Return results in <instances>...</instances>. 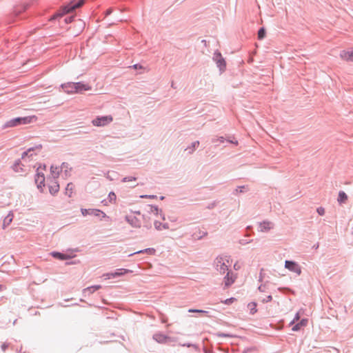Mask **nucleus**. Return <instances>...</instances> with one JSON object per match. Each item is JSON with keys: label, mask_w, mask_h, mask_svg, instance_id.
<instances>
[{"label": "nucleus", "mask_w": 353, "mask_h": 353, "mask_svg": "<svg viewBox=\"0 0 353 353\" xmlns=\"http://www.w3.org/2000/svg\"><path fill=\"white\" fill-rule=\"evenodd\" d=\"M108 199H109L110 202H111V203L114 202L117 199V196L114 194V192H110L108 194Z\"/></svg>", "instance_id": "nucleus-34"}, {"label": "nucleus", "mask_w": 353, "mask_h": 353, "mask_svg": "<svg viewBox=\"0 0 353 353\" xmlns=\"http://www.w3.org/2000/svg\"><path fill=\"white\" fill-rule=\"evenodd\" d=\"M8 346H9V344L4 343L1 345V348L3 352H5L7 350V348L8 347Z\"/></svg>", "instance_id": "nucleus-46"}, {"label": "nucleus", "mask_w": 353, "mask_h": 353, "mask_svg": "<svg viewBox=\"0 0 353 353\" xmlns=\"http://www.w3.org/2000/svg\"><path fill=\"white\" fill-rule=\"evenodd\" d=\"M51 255L55 258V259H59V260H67V259H69L71 258V256L70 255H68V254H63V253H61V252H52L51 253Z\"/></svg>", "instance_id": "nucleus-18"}, {"label": "nucleus", "mask_w": 353, "mask_h": 353, "mask_svg": "<svg viewBox=\"0 0 353 353\" xmlns=\"http://www.w3.org/2000/svg\"><path fill=\"white\" fill-rule=\"evenodd\" d=\"M171 87L173 88H175L174 83L173 81L172 82Z\"/></svg>", "instance_id": "nucleus-59"}, {"label": "nucleus", "mask_w": 353, "mask_h": 353, "mask_svg": "<svg viewBox=\"0 0 353 353\" xmlns=\"http://www.w3.org/2000/svg\"><path fill=\"white\" fill-rule=\"evenodd\" d=\"M41 168H37V173L35 175L34 181L37 184V188L40 190L41 192H43V187L45 186V176L43 173L39 172V169Z\"/></svg>", "instance_id": "nucleus-6"}, {"label": "nucleus", "mask_w": 353, "mask_h": 353, "mask_svg": "<svg viewBox=\"0 0 353 353\" xmlns=\"http://www.w3.org/2000/svg\"><path fill=\"white\" fill-rule=\"evenodd\" d=\"M248 190V186L246 185H242V186H238L237 188L235 190V193L238 194L239 192H244Z\"/></svg>", "instance_id": "nucleus-31"}, {"label": "nucleus", "mask_w": 353, "mask_h": 353, "mask_svg": "<svg viewBox=\"0 0 353 353\" xmlns=\"http://www.w3.org/2000/svg\"><path fill=\"white\" fill-rule=\"evenodd\" d=\"M62 88L64 90L65 92H68V93H74V92H76L74 89H72V87L70 85L69 86L68 85V83H65V84H63L62 85Z\"/></svg>", "instance_id": "nucleus-29"}, {"label": "nucleus", "mask_w": 353, "mask_h": 353, "mask_svg": "<svg viewBox=\"0 0 353 353\" xmlns=\"http://www.w3.org/2000/svg\"><path fill=\"white\" fill-rule=\"evenodd\" d=\"M28 63H23V67H24L25 65H28Z\"/></svg>", "instance_id": "nucleus-61"}, {"label": "nucleus", "mask_w": 353, "mask_h": 353, "mask_svg": "<svg viewBox=\"0 0 353 353\" xmlns=\"http://www.w3.org/2000/svg\"><path fill=\"white\" fill-rule=\"evenodd\" d=\"M13 219L12 214L10 213L8 214L3 219V228H5L6 226L10 225V223L12 222Z\"/></svg>", "instance_id": "nucleus-24"}, {"label": "nucleus", "mask_w": 353, "mask_h": 353, "mask_svg": "<svg viewBox=\"0 0 353 353\" xmlns=\"http://www.w3.org/2000/svg\"><path fill=\"white\" fill-rule=\"evenodd\" d=\"M137 178L134 176H125L122 179V182H129L136 181Z\"/></svg>", "instance_id": "nucleus-38"}, {"label": "nucleus", "mask_w": 353, "mask_h": 353, "mask_svg": "<svg viewBox=\"0 0 353 353\" xmlns=\"http://www.w3.org/2000/svg\"><path fill=\"white\" fill-rule=\"evenodd\" d=\"M74 185L72 183H68L65 188V194L68 195L69 197L72 196V193L74 190Z\"/></svg>", "instance_id": "nucleus-28"}, {"label": "nucleus", "mask_w": 353, "mask_h": 353, "mask_svg": "<svg viewBox=\"0 0 353 353\" xmlns=\"http://www.w3.org/2000/svg\"><path fill=\"white\" fill-rule=\"evenodd\" d=\"M278 290H280V291H282V290H288V291H290V290H289V289H288V288H279Z\"/></svg>", "instance_id": "nucleus-57"}, {"label": "nucleus", "mask_w": 353, "mask_h": 353, "mask_svg": "<svg viewBox=\"0 0 353 353\" xmlns=\"http://www.w3.org/2000/svg\"><path fill=\"white\" fill-rule=\"evenodd\" d=\"M259 300L263 303H268L270 302L272 300V295H268L266 297H260Z\"/></svg>", "instance_id": "nucleus-33"}, {"label": "nucleus", "mask_w": 353, "mask_h": 353, "mask_svg": "<svg viewBox=\"0 0 353 353\" xmlns=\"http://www.w3.org/2000/svg\"><path fill=\"white\" fill-rule=\"evenodd\" d=\"M307 323V319H303L299 323L301 327L305 326Z\"/></svg>", "instance_id": "nucleus-43"}, {"label": "nucleus", "mask_w": 353, "mask_h": 353, "mask_svg": "<svg viewBox=\"0 0 353 353\" xmlns=\"http://www.w3.org/2000/svg\"><path fill=\"white\" fill-rule=\"evenodd\" d=\"M149 207H150V213H152V214H156V215H159V214L160 216L163 220L165 219L164 215L163 214L161 210H159L158 208V207L153 206V205H149Z\"/></svg>", "instance_id": "nucleus-21"}, {"label": "nucleus", "mask_w": 353, "mask_h": 353, "mask_svg": "<svg viewBox=\"0 0 353 353\" xmlns=\"http://www.w3.org/2000/svg\"><path fill=\"white\" fill-rule=\"evenodd\" d=\"M301 325H299V323H296V325H294L292 327V330L293 331L296 332V331H299V330L301 329Z\"/></svg>", "instance_id": "nucleus-42"}, {"label": "nucleus", "mask_w": 353, "mask_h": 353, "mask_svg": "<svg viewBox=\"0 0 353 353\" xmlns=\"http://www.w3.org/2000/svg\"><path fill=\"white\" fill-rule=\"evenodd\" d=\"M37 117L34 115H23V125L35 123Z\"/></svg>", "instance_id": "nucleus-20"}, {"label": "nucleus", "mask_w": 353, "mask_h": 353, "mask_svg": "<svg viewBox=\"0 0 353 353\" xmlns=\"http://www.w3.org/2000/svg\"><path fill=\"white\" fill-rule=\"evenodd\" d=\"M318 214L321 216H323L325 214V209L322 207H319L316 210Z\"/></svg>", "instance_id": "nucleus-40"}, {"label": "nucleus", "mask_w": 353, "mask_h": 353, "mask_svg": "<svg viewBox=\"0 0 353 353\" xmlns=\"http://www.w3.org/2000/svg\"><path fill=\"white\" fill-rule=\"evenodd\" d=\"M207 234H208L207 232H204L203 236H206Z\"/></svg>", "instance_id": "nucleus-64"}, {"label": "nucleus", "mask_w": 353, "mask_h": 353, "mask_svg": "<svg viewBox=\"0 0 353 353\" xmlns=\"http://www.w3.org/2000/svg\"><path fill=\"white\" fill-rule=\"evenodd\" d=\"M314 248L315 249H317L319 248V243H317L316 244H315L314 246H313Z\"/></svg>", "instance_id": "nucleus-58"}, {"label": "nucleus", "mask_w": 353, "mask_h": 353, "mask_svg": "<svg viewBox=\"0 0 353 353\" xmlns=\"http://www.w3.org/2000/svg\"><path fill=\"white\" fill-rule=\"evenodd\" d=\"M49 192L52 195H55L59 191V184L57 180L48 181Z\"/></svg>", "instance_id": "nucleus-11"}, {"label": "nucleus", "mask_w": 353, "mask_h": 353, "mask_svg": "<svg viewBox=\"0 0 353 353\" xmlns=\"http://www.w3.org/2000/svg\"><path fill=\"white\" fill-rule=\"evenodd\" d=\"M60 168H61V171H62L63 170H65V174H68V170H69V171H70V170H71V168H70L69 164H68V163H65V162H63V163L61 164V167H60Z\"/></svg>", "instance_id": "nucleus-30"}, {"label": "nucleus", "mask_w": 353, "mask_h": 353, "mask_svg": "<svg viewBox=\"0 0 353 353\" xmlns=\"http://www.w3.org/2000/svg\"><path fill=\"white\" fill-rule=\"evenodd\" d=\"M347 200V196L343 191H340L339 193L338 201L340 203H343Z\"/></svg>", "instance_id": "nucleus-26"}, {"label": "nucleus", "mask_w": 353, "mask_h": 353, "mask_svg": "<svg viewBox=\"0 0 353 353\" xmlns=\"http://www.w3.org/2000/svg\"><path fill=\"white\" fill-rule=\"evenodd\" d=\"M212 59L216 63L217 67L219 68L221 72L225 71L226 68V63L221 54L219 51H216L214 53Z\"/></svg>", "instance_id": "nucleus-5"}, {"label": "nucleus", "mask_w": 353, "mask_h": 353, "mask_svg": "<svg viewBox=\"0 0 353 353\" xmlns=\"http://www.w3.org/2000/svg\"><path fill=\"white\" fill-rule=\"evenodd\" d=\"M142 253H145V254H154L155 253V250L154 248H146V249L141 250L135 252L134 253L130 254L129 256H132L137 254H142Z\"/></svg>", "instance_id": "nucleus-22"}, {"label": "nucleus", "mask_w": 353, "mask_h": 353, "mask_svg": "<svg viewBox=\"0 0 353 353\" xmlns=\"http://www.w3.org/2000/svg\"><path fill=\"white\" fill-rule=\"evenodd\" d=\"M190 312H199V313H208L207 311H205V310H189Z\"/></svg>", "instance_id": "nucleus-45"}, {"label": "nucleus", "mask_w": 353, "mask_h": 353, "mask_svg": "<svg viewBox=\"0 0 353 353\" xmlns=\"http://www.w3.org/2000/svg\"><path fill=\"white\" fill-rule=\"evenodd\" d=\"M35 0H28V2H26L24 0H23V11L27 9L31 3H32Z\"/></svg>", "instance_id": "nucleus-37"}, {"label": "nucleus", "mask_w": 353, "mask_h": 353, "mask_svg": "<svg viewBox=\"0 0 353 353\" xmlns=\"http://www.w3.org/2000/svg\"><path fill=\"white\" fill-rule=\"evenodd\" d=\"M200 143L199 141H194L192 144L188 146L185 150L188 151V154H192L194 150L199 147Z\"/></svg>", "instance_id": "nucleus-23"}, {"label": "nucleus", "mask_w": 353, "mask_h": 353, "mask_svg": "<svg viewBox=\"0 0 353 353\" xmlns=\"http://www.w3.org/2000/svg\"><path fill=\"white\" fill-rule=\"evenodd\" d=\"M270 285V283L269 281H266L264 283L261 284L259 286L258 290L261 292H268L269 290Z\"/></svg>", "instance_id": "nucleus-25"}, {"label": "nucleus", "mask_w": 353, "mask_h": 353, "mask_svg": "<svg viewBox=\"0 0 353 353\" xmlns=\"http://www.w3.org/2000/svg\"><path fill=\"white\" fill-rule=\"evenodd\" d=\"M127 272H128L127 270L118 269L114 272H110V273L104 274L103 276L105 277V279H110L111 278H115V277L121 276L123 274L126 273Z\"/></svg>", "instance_id": "nucleus-15"}, {"label": "nucleus", "mask_w": 353, "mask_h": 353, "mask_svg": "<svg viewBox=\"0 0 353 353\" xmlns=\"http://www.w3.org/2000/svg\"><path fill=\"white\" fill-rule=\"evenodd\" d=\"M134 214H140V212L139 211H134L133 212Z\"/></svg>", "instance_id": "nucleus-60"}, {"label": "nucleus", "mask_w": 353, "mask_h": 353, "mask_svg": "<svg viewBox=\"0 0 353 353\" xmlns=\"http://www.w3.org/2000/svg\"><path fill=\"white\" fill-rule=\"evenodd\" d=\"M69 86H72V89L76 92H82L83 91L90 90H91V87L89 86L88 84H85L81 82H77V83H68Z\"/></svg>", "instance_id": "nucleus-9"}, {"label": "nucleus", "mask_w": 353, "mask_h": 353, "mask_svg": "<svg viewBox=\"0 0 353 353\" xmlns=\"http://www.w3.org/2000/svg\"><path fill=\"white\" fill-rule=\"evenodd\" d=\"M234 300H235V299H234V298H230V299H228L225 300V301H223V303H224L225 304H226V305H230V304L234 302Z\"/></svg>", "instance_id": "nucleus-41"}, {"label": "nucleus", "mask_w": 353, "mask_h": 353, "mask_svg": "<svg viewBox=\"0 0 353 353\" xmlns=\"http://www.w3.org/2000/svg\"><path fill=\"white\" fill-rule=\"evenodd\" d=\"M132 67L134 69H136V70H137V69H142L143 68V66L141 65H139V64H134Z\"/></svg>", "instance_id": "nucleus-51"}, {"label": "nucleus", "mask_w": 353, "mask_h": 353, "mask_svg": "<svg viewBox=\"0 0 353 353\" xmlns=\"http://www.w3.org/2000/svg\"><path fill=\"white\" fill-rule=\"evenodd\" d=\"M216 205V202H212V203H210L208 205V209H212L214 208Z\"/></svg>", "instance_id": "nucleus-49"}, {"label": "nucleus", "mask_w": 353, "mask_h": 353, "mask_svg": "<svg viewBox=\"0 0 353 353\" xmlns=\"http://www.w3.org/2000/svg\"><path fill=\"white\" fill-rule=\"evenodd\" d=\"M125 221L133 228H140L141 225V221L136 216H125Z\"/></svg>", "instance_id": "nucleus-13"}, {"label": "nucleus", "mask_w": 353, "mask_h": 353, "mask_svg": "<svg viewBox=\"0 0 353 353\" xmlns=\"http://www.w3.org/2000/svg\"><path fill=\"white\" fill-rule=\"evenodd\" d=\"M265 36V30L264 28H261L258 31V38L259 39H263Z\"/></svg>", "instance_id": "nucleus-32"}, {"label": "nucleus", "mask_w": 353, "mask_h": 353, "mask_svg": "<svg viewBox=\"0 0 353 353\" xmlns=\"http://www.w3.org/2000/svg\"><path fill=\"white\" fill-rule=\"evenodd\" d=\"M154 228L157 230H161V227H162V223L158 221H154Z\"/></svg>", "instance_id": "nucleus-39"}, {"label": "nucleus", "mask_w": 353, "mask_h": 353, "mask_svg": "<svg viewBox=\"0 0 353 353\" xmlns=\"http://www.w3.org/2000/svg\"><path fill=\"white\" fill-rule=\"evenodd\" d=\"M250 228H251V227H250V226H248L246 229L248 230H250Z\"/></svg>", "instance_id": "nucleus-63"}, {"label": "nucleus", "mask_w": 353, "mask_h": 353, "mask_svg": "<svg viewBox=\"0 0 353 353\" xmlns=\"http://www.w3.org/2000/svg\"><path fill=\"white\" fill-rule=\"evenodd\" d=\"M85 3V0H73L69 4L63 8V12H59L54 14L51 18L50 21H54L58 18L62 17L65 14L70 12L81 7Z\"/></svg>", "instance_id": "nucleus-3"}, {"label": "nucleus", "mask_w": 353, "mask_h": 353, "mask_svg": "<svg viewBox=\"0 0 353 353\" xmlns=\"http://www.w3.org/2000/svg\"><path fill=\"white\" fill-rule=\"evenodd\" d=\"M141 198H154L156 196L154 195H141Z\"/></svg>", "instance_id": "nucleus-52"}, {"label": "nucleus", "mask_w": 353, "mask_h": 353, "mask_svg": "<svg viewBox=\"0 0 353 353\" xmlns=\"http://www.w3.org/2000/svg\"><path fill=\"white\" fill-rule=\"evenodd\" d=\"M61 172V168L54 166V165H51V167H50L51 176L48 177L47 181H49L51 179L57 180L59 178Z\"/></svg>", "instance_id": "nucleus-14"}, {"label": "nucleus", "mask_w": 353, "mask_h": 353, "mask_svg": "<svg viewBox=\"0 0 353 353\" xmlns=\"http://www.w3.org/2000/svg\"><path fill=\"white\" fill-rule=\"evenodd\" d=\"M225 141V139L223 137H216V138H213L212 139V143H223Z\"/></svg>", "instance_id": "nucleus-35"}, {"label": "nucleus", "mask_w": 353, "mask_h": 353, "mask_svg": "<svg viewBox=\"0 0 353 353\" xmlns=\"http://www.w3.org/2000/svg\"><path fill=\"white\" fill-rule=\"evenodd\" d=\"M74 17H68L65 18L64 21L66 23H71L73 20Z\"/></svg>", "instance_id": "nucleus-47"}, {"label": "nucleus", "mask_w": 353, "mask_h": 353, "mask_svg": "<svg viewBox=\"0 0 353 353\" xmlns=\"http://www.w3.org/2000/svg\"><path fill=\"white\" fill-rule=\"evenodd\" d=\"M81 212L83 216L93 215L94 216H99L102 215L103 218L107 217V215L103 211L98 209H84L81 208Z\"/></svg>", "instance_id": "nucleus-7"}, {"label": "nucleus", "mask_w": 353, "mask_h": 353, "mask_svg": "<svg viewBox=\"0 0 353 353\" xmlns=\"http://www.w3.org/2000/svg\"><path fill=\"white\" fill-rule=\"evenodd\" d=\"M263 280V276H262V273L261 272L260 273V276H259V282H261Z\"/></svg>", "instance_id": "nucleus-56"}, {"label": "nucleus", "mask_w": 353, "mask_h": 353, "mask_svg": "<svg viewBox=\"0 0 353 353\" xmlns=\"http://www.w3.org/2000/svg\"><path fill=\"white\" fill-rule=\"evenodd\" d=\"M19 169H22L21 167H20V160H17L16 161V163L13 165V170L15 171V172H19Z\"/></svg>", "instance_id": "nucleus-36"}, {"label": "nucleus", "mask_w": 353, "mask_h": 353, "mask_svg": "<svg viewBox=\"0 0 353 353\" xmlns=\"http://www.w3.org/2000/svg\"><path fill=\"white\" fill-rule=\"evenodd\" d=\"M251 241H252V240L249 241H245V240H241L240 241V243L242 244V245H245V244H247V243H250Z\"/></svg>", "instance_id": "nucleus-53"}, {"label": "nucleus", "mask_w": 353, "mask_h": 353, "mask_svg": "<svg viewBox=\"0 0 353 353\" xmlns=\"http://www.w3.org/2000/svg\"><path fill=\"white\" fill-rule=\"evenodd\" d=\"M299 319H300L299 313H296L295 316H294V319L292 321L291 324L294 323V322L299 321Z\"/></svg>", "instance_id": "nucleus-48"}, {"label": "nucleus", "mask_w": 353, "mask_h": 353, "mask_svg": "<svg viewBox=\"0 0 353 353\" xmlns=\"http://www.w3.org/2000/svg\"><path fill=\"white\" fill-rule=\"evenodd\" d=\"M214 263L216 270L221 274H225L227 272V274L224 278L225 286L226 288L230 286L234 282V279L232 275L230 276V274H232V273L228 271L230 257L223 255L219 256L215 259Z\"/></svg>", "instance_id": "nucleus-1"}, {"label": "nucleus", "mask_w": 353, "mask_h": 353, "mask_svg": "<svg viewBox=\"0 0 353 353\" xmlns=\"http://www.w3.org/2000/svg\"><path fill=\"white\" fill-rule=\"evenodd\" d=\"M112 117L110 115L108 116H100L96 117L92 121V123L94 126H105L112 121Z\"/></svg>", "instance_id": "nucleus-4"}, {"label": "nucleus", "mask_w": 353, "mask_h": 353, "mask_svg": "<svg viewBox=\"0 0 353 353\" xmlns=\"http://www.w3.org/2000/svg\"><path fill=\"white\" fill-rule=\"evenodd\" d=\"M119 21H123V20L122 19H117Z\"/></svg>", "instance_id": "nucleus-62"}, {"label": "nucleus", "mask_w": 353, "mask_h": 353, "mask_svg": "<svg viewBox=\"0 0 353 353\" xmlns=\"http://www.w3.org/2000/svg\"><path fill=\"white\" fill-rule=\"evenodd\" d=\"M152 338L159 343H167L171 341L170 337L160 332L154 334Z\"/></svg>", "instance_id": "nucleus-12"}, {"label": "nucleus", "mask_w": 353, "mask_h": 353, "mask_svg": "<svg viewBox=\"0 0 353 353\" xmlns=\"http://www.w3.org/2000/svg\"><path fill=\"white\" fill-rule=\"evenodd\" d=\"M228 141L231 143H233L234 145H238V141H234V140H230V139H228Z\"/></svg>", "instance_id": "nucleus-54"}, {"label": "nucleus", "mask_w": 353, "mask_h": 353, "mask_svg": "<svg viewBox=\"0 0 353 353\" xmlns=\"http://www.w3.org/2000/svg\"><path fill=\"white\" fill-rule=\"evenodd\" d=\"M340 57L345 61L353 62V49L350 50H342L340 52Z\"/></svg>", "instance_id": "nucleus-17"}, {"label": "nucleus", "mask_w": 353, "mask_h": 353, "mask_svg": "<svg viewBox=\"0 0 353 353\" xmlns=\"http://www.w3.org/2000/svg\"><path fill=\"white\" fill-rule=\"evenodd\" d=\"M112 8H109V9H108V10L105 11V17H107V16H108V15L111 14H112Z\"/></svg>", "instance_id": "nucleus-50"}, {"label": "nucleus", "mask_w": 353, "mask_h": 353, "mask_svg": "<svg viewBox=\"0 0 353 353\" xmlns=\"http://www.w3.org/2000/svg\"><path fill=\"white\" fill-rule=\"evenodd\" d=\"M285 268L290 271L295 272L298 275L301 274V268L299 264L292 261H285Z\"/></svg>", "instance_id": "nucleus-8"}, {"label": "nucleus", "mask_w": 353, "mask_h": 353, "mask_svg": "<svg viewBox=\"0 0 353 353\" xmlns=\"http://www.w3.org/2000/svg\"><path fill=\"white\" fill-rule=\"evenodd\" d=\"M216 335L219 337H230L231 336V335H230L229 334H225V333H221V332L217 333Z\"/></svg>", "instance_id": "nucleus-44"}, {"label": "nucleus", "mask_w": 353, "mask_h": 353, "mask_svg": "<svg viewBox=\"0 0 353 353\" xmlns=\"http://www.w3.org/2000/svg\"><path fill=\"white\" fill-rule=\"evenodd\" d=\"M21 124H22V117H19L10 119V121H7L4 124V128L14 127V126L20 125Z\"/></svg>", "instance_id": "nucleus-16"}, {"label": "nucleus", "mask_w": 353, "mask_h": 353, "mask_svg": "<svg viewBox=\"0 0 353 353\" xmlns=\"http://www.w3.org/2000/svg\"><path fill=\"white\" fill-rule=\"evenodd\" d=\"M274 223L269 221H264L259 223L258 230L261 232H268L274 228Z\"/></svg>", "instance_id": "nucleus-10"}, {"label": "nucleus", "mask_w": 353, "mask_h": 353, "mask_svg": "<svg viewBox=\"0 0 353 353\" xmlns=\"http://www.w3.org/2000/svg\"><path fill=\"white\" fill-rule=\"evenodd\" d=\"M162 228H164V229H168V223L162 224Z\"/></svg>", "instance_id": "nucleus-55"}, {"label": "nucleus", "mask_w": 353, "mask_h": 353, "mask_svg": "<svg viewBox=\"0 0 353 353\" xmlns=\"http://www.w3.org/2000/svg\"><path fill=\"white\" fill-rule=\"evenodd\" d=\"M101 288V286L100 285H92V286L88 287L87 288H85L83 290V294L85 296L87 295V294H92L94 291L99 290Z\"/></svg>", "instance_id": "nucleus-19"}, {"label": "nucleus", "mask_w": 353, "mask_h": 353, "mask_svg": "<svg viewBox=\"0 0 353 353\" xmlns=\"http://www.w3.org/2000/svg\"><path fill=\"white\" fill-rule=\"evenodd\" d=\"M42 148V145L40 143L32 144L23 142V163L37 161Z\"/></svg>", "instance_id": "nucleus-2"}, {"label": "nucleus", "mask_w": 353, "mask_h": 353, "mask_svg": "<svg viewBox=\"0 0 353 353\" xmlns=\"http://www.w3.org/2000/svg\"><path fill=\"white\" fill-rule=\"evenodd\" d=\"M248 307L250 310V313L251 314H254L257 312L256 303L255 302H251L248 303Z\"/></svg>", "instance_id": "nucleus-27"}]
</instances>
